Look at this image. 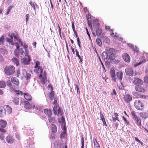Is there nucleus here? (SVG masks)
Wrapping results in <instances>:
<instances>
[{"label": "nucleus", "mask_w": 148, "mask_h": 148, "mask_svg": "<svg viewBox=\"0 0 148 148\" xmlns=\"http://www.w3.org/2000/svg\"><path fill=\"white\" fill-rule=\"evenodd\" d=\"M92 25L94 29L95 30V32L94 31H92V34L94 36H101L102 33V30L99 29V25L98 22L97 20H94L92 22Z\"/></svg>", "instance_id": "f257e3e1"}, {"label": "nucleus", "mask_w": 148, "mask_h": 148, "mask_svg": "<svg viewBox=\"0 0 148 148\" xmlns=\"http://www.w3.org/2000/svg\"><path fill=\"white\" fill-rule=\"evenodd\" d=\"M16 71L15 67L12 65H10L6 66L4 69V72L7 76L13 75Z\"/></svg>", "instance_id": "f03ea898"}, {"label": "nucleus", "mask_w": 148, "mask_h": 148, "mask_svg": "<svg viewBox=\"0 0 148 148\" xmlns=\"http://www.w3.org/2000/svg\"><path fill=\"white\" fill-rule=\"evenodd\" d=\"M131 114L132 115V117L135 119L137 124L138 125V126L140 128H141V124L140 119L137 116L134 111H132L131 112Z\"/></svg>", "instance_id": "7ed1b4c3"}, {"label": "nucleus", "mask_w": 148, "mask_h": 148, "mask_svg": "<svg viewBox=\"0 0 148 148\" xmlns=\"http://www.w3.org/2000/svg\"><path fill=\"white\" fill-rule=\"evenodd\" d=\"M134 106L138 110H141L143 108L144 105L139 100H136L134 104Z\"/></svg>", "instance_id": "20e7f679"}, {"label": "nucleus", "mask_w": 148, "mask_h": 148, "mask_svg": "<svg viewBox=\"0 0 148 148\" xmlns=\"http://www.w3.org/2000/svg\"><path fill=\"white\" fill-rule=\"evenodd\" d=\"M145 56H147V54H143L141 57L140 61L139 62V63L134 64V67H136L137 66L141 64L142 63H144L146 62V61H147L148 60H146V59L145 57Z\"/></svg>", "instance_id": "39448f33"}, {"label": "nucleus", "mask_w": 148, "mask_h": 148, "mask_svg": "<svg viewBox=\"0 0 148 148\" xmlns=\"http://www.w3.org/2000/svg\"><path fill=\"white\" fill-rule=\"evenodd\" d=\"M132 82L136 86H140L143 84V81L138 78H134L132 79Z\"/></svg>", "instance_id": "423d86ee"}, {"label": "nucleus", "mask_w": 148, "mask_h": 148, "mask_svg": "<svg viewBox=\"0 0 148 148\" xmlns=\"http://www.w3.org/2000/svg\"><path fill=\"white\" fill-rule=\"evenodd\" d=\"M40 63L38 61H36L35 63V68L36 70L39 71V72L41 73L42 72L43 69L40 66Z\"/></svg>", "instance_id": "0eeeda50"}, {"label": "nucleus", "mask_w": 148, "mask_h": 148, "mask_svg": "<svg viewBox=\"0 0 148 148\" xmlns=\"http://www.w3.org/2000/svg\"><path fill=\"white\" fill-rule=\"evenodd\" d=\"M132 96L129 94H127L124 95L123 99L126 103H129L132 100Z\"/></svg>", "instance_id": "6e6552de"}, {"label": "nucleus", "mask_w": 148, "mask_h": 148, "mask_svg": "<svg viewBox=\"0 0 148 148\" xmlns=\"http://www.w3.org/2000/svg\"><path fill=\"white\" fill-rule=\"evenodd\" d=\"M24 107L26 109H29L32 108H34L35 106L34 105H30L29 103L27 101H24Z\"/></svg>", "instance_id": "1a4fd4ad"}, {"label": "nucleus", "mask_w": 148, "mask_h": 148, "mask_svg": "<svg viewBox=\"0 0 148 148\" xmlns=\"http://www.w3.org/2000/svg\"><path fill=\"white\" fill-rule=\"evenodd\" d=\"M134 88L136 91L142 93L145 92L146 90V89L144 87L139 86H136L134 87Z\"/></svg>", "instance_id": "9d476101"}, {"label": "nucleus", "mask_w": 148, "mask_h": 148, "mask_svg": "<svg viewBox=\"0 0 148 148\" xmlns=\"http://www.w3.org/2000/svg\"><path fill=\"white\" fill-rule=\"evenodd\" d=\"M133 69L132 68L127 67L125 69L126 74L130 76H133Z\"/></svg>", "instance_id": "9b49d317"}, {"label": "nucleus", "mask_w": 148, "mask_h": 148, "mask_svg": "<svg viewBox=\"0 0 148 148\" xmlns=\"http://www.w3.org/2000/svg\"><path fill=\"white\" fill-rule=\"evenodd\" d=\"M122 57L124 60L127 62H129L130 61V57L129 55L126 53L123 54Z\"/></svg>", "instance_id": "f8f14e48"}, {"label": "nucleus", "mask_w": 148, "mask_h": 148, "mask_svg": "<svg viewBox=\"0 0 148 148\" xmlns=\"http://www.w3.org/2000/svg\"><path fill=\"white\" fill-rule=\"evenodd\" d=\"M5 110V113L10 114L12 112V110L11 108L8 105H5L3 107Z\"/></svg>", "instance_id": "ddd939ff"}, {"label": "nucleus", "mask_w": 148, "mask_h": 148, "mask_svg": "<svg viewBox=\"0 0 148 148\" xmlns=\"http://www.w3.org/2000/svg\"><path fill=\"white\" fill-rule=\"evenodd\" d=\"M110 73L113 80L115 81L116 79V78L115 75V70L113 68H111L110 69Z\"/></svg>", "instance_id": "4468645a"}, {"label": "nucleus", "mask_w": 148, "mask_h": 148, "mask_svg": "<svg viewBox=\"0 0 148 148\" xmlns=\"http://www.w3.org/2000/svg\"><path fill=\"white\" fill-rule=\"evenodd\" d=\"M11 82L16 86H18L20 82L18 79L16 77H12L11 79Z\"/></svg>", "instance_id": "2eb2a0df"}, {"label": "nucleus", "mask_w": 148, "mask_h": 148, "mask_svg": "<svg viewBox=\"0 0 148 148\" xmlns=\"http://www.w3.org/2000/svg\"><path fill=\"white\" fill-rule=\"evenodd\" d=\"M6 142L10 144H12L14 141V139L12 136L10 135L8 136L6 138Z\"/></svg>", "instance_id": "dca6fc26"}, {"label": "nucleus", "mask_w": 148, "mask_h": 148, "mask_svg": "<svg viewBox=\"0 0 148 148\" xmlns=\"http://www.w3.org/2000/svg\"><path fill=\"white\" fill-rule=\"evenodd\" d=\"M23 72V70L21 73L20 69H18L16 71L17 77L18 78H23L24 77V74L25 73V72Z\"/></svg>", "instance_id": "f3484780"}, {"label": "nucleus", "mask_w": 148, "mask_h": 148, "mask_svg": "<svg viewBox=\"0 0 148 148\" xmlns=\"http://www.w3.org/2000/svg\"><path fill=\"white\" fill-rule=\"evenodd\" d=\"M53 104L54 105L53 108V111L54 114L55 115H56L57 114V108L58 107V103L56 100H54Z\"/></svg>", "instance_id": "a211bd4d"}, {"label": "nucleus", "mask_w": 148, "mask_h": 148, "mask_svg": "<svg viewBox=\"0 0 148 148\" xmlns=\"http://www.w3.org/2000/svg\"><path fill=\"white\" fill-rule=\"evenodd\" d=\"M100 118L102 121L103 125L106 127L107 126V125L106 121L105 118L103 115L102 113L101 112H100Z\"/></svg>", "instance_id": "6ab92c4d"}, {"label": "nucleus", "mask_w": 148, "mask_h": 148, "mask_svg": "<svg viewBox=\"0 0 148 148\" xmlns=\"http://www.w3.org/2000/svg\"><path fill=\"white\" fill-rule=\"evenodd\" d=\"M30 60L29 58H23L22 62L24 65H28L29 64Z\"/></svg>", "instance_id": "aec40b11"}, {"label": "nucleus", "mask_w": 148, "mask_h": 148, "mask_svg": "<svg viewBox=\"0 0 148 148\" xmlns=\"http://www.w3.org/2000/svg\"><path fill=\"white\" fill-rule=\"evenodd\" d=\"M39 79L40 80L41 83L43 84H45V81H47V79H46L42 75V74H40L39 76Z\"/></svg>", "instance_id": "412c9836"}, {"label": "nucleus", "mask_w": 148, "mask_h": 148, "mask_svg": "<svg viewBox=\"0 0 148 148\" xmlns=\"http://www.w3.org/2000/svg\"><path fill=\"white\" fill-rule=\"evenodd\" d=\"M44 113L48 116L49 117L51 116L52 114L51 110L48 109H45Z\"/></svg>", "instance_id": "4be33fe9"}, {"label": "nucleus", "mask_w": 148, "mask_h": 148, "mask_svg": "<svg viewBox=\"0 0 148 148\" xmlns=\"http://www.w3.org/2000/svg\"><path fill=\"white\" fill-rule=\"evenodd\" d=\"M6 114V113L3 107H0V117H3Z\"/></svg>", "instance_id": "5701e85b"}, {"label": "nucleus", "mask_w": 148, "mask_h": 148, "mask_svg": "<svg viewBox=\"0 0 148 148\" xmlns=\"http://www.w3.org/2000/svg\"><path fill=\"white\" fill-rule=\"evenodd\" d=\"M20 52L21 54L23 56H27L28 54V51L25 49L21 48Z\"/></svg>", "instance_id": "b1692460"}, {"label": "nucleus", "mask_w": 148, "mask_h": 148, "mask_svg": "<svg viewBox=\"0 0 148 148\" xmlns=\"http://www.w3.org/2000/svg\"><path fill=\"white\" fill-rule=\"evenodd\" d=\"M140 116L145 119L148 117V112H141L140 113Z\"/></svg>", "instance_id": "393cba45"}, {"label": "nucleus", "mask_w": 148, "mask_h": 148, "mask_svg": "<svg viewBox=\"0 0 148 148\" xmlns=\"http://www.w3.org/2000/svg\"><path fill=\"white\" fill-rule=\"evenodd\" d=\"M24 95L25 98L27 100L30 101L32 99V96L29 94L24 93Z\"/></svg>", "instance_id": "a878e982"}, {"label": "nucleus", "mask_w": 148, "mask_h": 148, "mask_svg": "<svg viewBox=\"0 0 148 148\" xmlns=\"http://www.w3.org/2000/svg\"><path fill=\"white\" fill-rule=\"evenodd\" d=\"M0 125L2 127L5 128L6 126L7 122L4 120H0Z\"/></svg>", "instance_id": "bb28decb"}, {"label": "nucleus", "mask_w": 148, "mask_h": 148, "mask_svg": "<svg viewBox=\"0 0 148 148\" xmlns=\"http://www.w3.org/2000/svg\"><path fill=\"white\" fill-rule=\"evenodd\" d=\"M116 76L118 79L120 81L122 80L123 78V73L121 71L117 72L116 73Z\"/></svg>", "instance_id": "cd10ccee"}, {"label": "nucleus", "mask_w": 148, "mask_h": 148, "mask_svg": "<svg viewBox=\"0 0 148 148\" xmlns=\"http://www.w3.org/2000/svg\"><path fill=\"white\" fill-rule=\"evenodd\" d=\"M51 129L52 130V132L53 133H55L57 132V127L56 125H55L54 124H51Z\"/></svg>", "instance_id": "c85d7f7f"}, {"label": "nucleus", "mask_w": 148, "mask_h": 148, "mask_svg": "<svg viewBox=\"0 0 148 148\" xmlns=\"http://www.w3.org/2000/svg\"><path fill=\"white\" fill-rule=\"evenodd\" d=\"M93 140L95 148H100L99 144L97 142L96 139L94 138H93Z\"/></svg>", "instance_id": "c756f323"}, {"label": "nucleus", "mask_w": 148, "mask_h": 148, "mask_svg": "<svg viewBox=\"0 0 148 148\" xmlns=\"http://www.w3.org/2000/svg\"><path fill=\"white\" fill-rule=\"evenodd\" d=\"M102 57L104 60H107L108 57L107 53L106 52H103L101 54Z\"/></svg>", "instance_id": "7c9ffc66"}, {"label": "nucleus", "mask_w": 148, "mask_h": 148, "mask_svg": "<svg viewBox=\"0 0 148 148\" xmlns=\"http://www.w3.org/2000/svg\"><path fill=\"white\" fill-rule=\"evenodd\" d=\"M11 61L14 63V64H16V66H18L19 64V62L18 60L16 58H12Z\"/></svg>", "instance_id": "2f4dec72"}, {"label": "nucleus", "mask_w": 148, "mask_h": 148, "mask_svg": "<svg viewBox=\"0 0 148 148\" xmlns=\"http://www.w3.org/2000/svg\"><path fill=\"white\" fill-rule=\"evenodd\" d=\"M63 130L64 132L61 133L60 136V138H63L65 137L66 134V129L64 126Z\"/></svg>", "instance_id": "473e14b6"}, {"label": "nucleus", "mask_w": 148, "mask_h": 148, "mask_svg": "<svg viewBox=\"0 0 148 148\" xmlns=\"http://www.w3.org/2000/svg\"><path fill=\"white\" fill-rule=\"evenodd\" d=\"M6 86V83L4 81L2 80L0 81V88H5Z\"/></svg>", "instance_id": "72a5a7b5"}, {"label": "nucleus", "mask_w": 148, "mask_h": 148, "mask_svg": "<svg viewBox=\"0 0 148 148\" xmlns=\"http://www.w3.org/2000/svg\"><path fill=\"white\" fill-rule=\"evenodd\" d=\"M54 95V92L53 91H51L50 94L49 95V98L50 100H51L53 99Z\"/></svg>", "instance_id": "f704fd0d"}, {"label": "nucleus", "mask_w": 148, "mask_h": 148, "mask_svg": "<svg viewBox=\"0 0 148 148\" xmlns=\"http://www.w3.org/2000/svg\"><path fill=\"white\" fill-rule=\"evenodd\" d=\"M23 72H25L24 74H26V75L25 76V77L26 78L27 80L30 78L31 77V74H30L27 73V72L25 69L23 70Z\"/></svg>", "instance_id": "c9c22d12"}, {"label": "nucleus", "mask_w": 148, "mask_h": 148, "mask_svg": "<svg viewBox=\"0 0 148 148\" xmlns=\"http://www.w3.org/2000/svg\"><path fill=\"white\" fill-rule=\"evenodd\" d=\"M13 101L14 104L18 105L19 104V99L18 97H15L13 99Z\"/></svg>", "instance_id": "e433bc0d"}, {"label": "nucleus", "mask_w": 148, "mask_h": 148, "mask_svg": "<svg viewBox=\"0 0 148 148\" xmlns=\"http://www.w3.org/2000/svg\"><path fill=\"white\" fill-rule=\"evenodd\" d=\"M54 147L55 148H60V143L58 141H55L54 143Z\"/></svg>", "instance_id": "4c0bfd02"}, {"label": "nucleus", "mask_w": 148, "mask_h": 148, "mask_svg": "<svg viewBox=\"0 0 148 148\" xmlns=\"http://www.w3.org/2000/svg\"><path fill=\"white\" fill-rule=\"evenodd\" d=\"M116 55L114 53L111 54L109 56V58L111 60H114L116 58Z\"/></svg>", "instance_id": "58836bf2"}, {"label": "nucleus", "mask_w": 148, "mask_h": 148, "mask_svg": "<svg viewBox=\"0 0 148 148\" xmlns=\"http://www.w3.org/2000/svg\"><path fill=\"white\" fill-rule=\"evenodd\" d=\"M96 42L97 45L101 47L102 46V42L100 39L97 38L96 40Z\"/></svg>", "instance_id": "ea45409f"}, {"label": "nucleus", "mask_w": 148, "mask_h": 148, "mask_svg": "<svg viewBox=\"0 0 148 148\" xmlns=\"http://www.w3.org/2000/svg\"><path fill=\"white\" fill-rule=\"evenodd\" d=\"M55 119L53 117H49L48 118V120L49 122L52 124L54 123L55 121Z\"/></svg>", "instance_id": "a19ab883"}, {"label": "nucleus", "mask_w": 148, "mask_h": 148, "mask_svg": "<svg viewBox=\"0 0 148 148\" xmlns=\"http://www.w3.org/2000/svg\"><path fill=\"white\" fill-rule=\"evenodd\" d=\"M12 36H13L14 39L16 40H19V38L18 37V34H15L14 33H12Z\"/></svg>", "instance_id": "79ce46f5"}, {"label": "nucleus", "mask_w": 148, "mask_h": 148, "mask_svg": "<svg viewBox=\"0 0 148 148\" xmlns=\"http://www.w3.org/2000/svg\"><path fill=\"white\" fill-rule=\"evenodd\" d=\"M6 40L7 41L9 42L10 44L11 45H14V43H13V40L10 39L8 38H6Z\"/></svg>", "instance_id": "37998d69"}, {"label": "nucleus", "mask_w": 148, "mask_h": 148, "mask_svg": "<svg viewBox=\"0 0 148 148\" xmlns=\"http://www.w3.org/2000/svg\"><path fill=\"white\" fill-rule=\"evenodd\" d=\"M57 111L58 112H57V114L58 115H60V116H62V112L61 110V108H59L57 110Z\"/></svg>", "instance_id": "c03bdc74"}, {"label": "nucleus", "mask_w": 148, "mask_h": 148, "mask_svg": "<svg viewBox=\"0 0 148 148\" xmlns=\"http://www.w3.org/2000/svg\"><path fill=\"white\" fill-rule=\"evenodd\" d=\"M13 8V6H10L8 7V9L7 10V12L5 14L6 15H8L9 14V13L11 11L12 9Z\"/></svg>", "instance_id": "a18cd8bd"}, {"label": "nucleus", "mask_w": 148, "mask_h": 148, "mask_svg": "<svg viewBox=\"0 0 148 148\" xmlns=\"http://www.w3.org/2000/svg\"><path fill=\"white\" fill-rule=\"evenodd\" d=\"M29 3L33 8L34 10H35V5H37V4L36 3L35 4L34 3L32 2V1H30Z\"/></svg>", "instance_id": "49530a36"}, {"label": "nucleus", "mask_w": 148, "mask_h": 148, "mask_svg": "<svg viewBox=\"0 0 148 148\" xmlns=\"http://www.w3.org/2000/svg\"><path fill=\"white\" fill-rule=\"evenodd\" d=\"M58 32H59L60 37L61 39H62V35H61V34H62L61 30V28H60L59 25L58 24Z\"/></svg>", "instance_id": "de8ad7c7"}, {"label": "nucleus", "mask_w": 148, "mask_h": 148, "mask_svg": "<svg viewBox=\"0 0 148 148\" xmlns=\"http://www.w3.org/2000/svg\"><path fill=\"white\" fill-rule=\"evenodd\" d=\"M115 51V49L113 48H110L108 50V54L113 53Z\"/></svg>", "instance_id": "09e8293b"}, {"label": "nucleus", "mask_w": 148, "mask_h": 148, "mask_svg": "<svg viewBox=\"0 0 148 148\" xmlns=\"http://www.w3.org/2000/svg\"><path fill=\"white\" fill-rule=\"evenodd\" d=\"M4 36H3L0 38V45L2 44L4 42Z\"/></svg>", "instance_id": "8fccbe9b"}, {"label": "nucleus", "mask_w": 148, "mask_h": 148, "mask_svg": "<svg viewBox=\"0 0 148 148\" xmlns=\"http://www.w3.org/2000/svg\"><path fill=\"white\" fill-rule=\"evenodd\" d=\"M81 142L82 144V146L81 148H84V138L83 137H82L81 139Z\"/></svg>", "instance_id": "3c124183"}, {"label": "nucleus", "mask_w": 148, "mask_h": 148, "mask_svg": "<svg viewBox=\"0 0 148 148\" xmlns=\"http://www.w3.org/2000/svg\"><path fill=\"white\" fill-rule=\"evenodd\" d=\"M105 65L108 68H110L111 67L110 63L108 61H106L105 62Z\"/></svg>", "instance_id": "603ef678"}, {"label": "nucleus", "mask_w": 148, "mask_h": 148, "mask_svg": "<svg viewBox=\"0 0 148 148\" xmlns=\"http://www.w3.org/2000/svg\"><path fill=\"white\" fill-rule=\"evenodd\" d=\"M134 95L137 98H140V95L136 92H135L134 94Z\"/></svg>", "instance_id": "864d4df0"}, {"label": "nucleus", "mask_w": 148, "mask_h": 148, "mask_svg": "<svg viewBox=\"0 0 148 148\" xmlns=\"http://www.w3.org/2000/svg\"><path fill=\"white\" fill-rule=\"evenodd\" d=\"M0 131L3 133H5L6 132V130L5 129L1 127H0Z\"/></svg>", "instance_id": "5fc2aeb1"}, {"label": "nucleus", "mask_w": 148, "mask_h": 148, "mask_svg": "<svg viewBox=\"0 0 148 148\" xmlns=\"http://www.w3.org/2000/svg\"><path fill=\"white\" fill-rule=\"evenodd\" d=\"M105 28L108 31H112V30L110 29V27L109 26H107L106 25H105Z\"/></svg>", "instance_id": "6e6d98bb"}, {"label": "nucleus", "mask_w": 148, "mask_h": 148, "mask_svg": "<svg viewBox=\"0 0 148 148\" xmlns=\"http://www.w3.org/2000/svg\"><path fill=\"white\" fill-rule=\"evenodd\" d=\"M144 81L145 83L148 84V76H145Z\"/></svg>", "instance_id": "4d7b16f0"}, {"label": "nucleus", "mask_w": 148, "mask_h": 148, "mask_svg": "<svg viewBox=\"0 0 148 148\" xmlns=\"http://www.w3.org/2000/svg\"><path fill=\"white\" fill-rule=\"evenodd\" d=\"M7 85L10 87L12 86V84L10 82V80L8 81L7 82Z\"/></svg>", "instance_id": "13d9d810"}, {"label": "nucleus", "mask_w": 148, "mask_h": 148, "mask_svg": "<svg viewBox=\"0 0 148 148\" xmlns=\"http://www.w3.org/2000/svg\"><path fill=\"white\" fill-rule=\"evenodd\" d=\"M47 74L46 73V72L45 71H44V72L42 73V75L43 76V77L44 78H45V79H47Z\"/></svg>", "instance_id": "bf43d9fd"}, {"label": "nucleus", "mask_w": 148, "mask_h": 148, "mask_svg": "<svg viewBox=\"0 0 148 148\" xmlns=\"http://www.w3.org/2000/svg\"><path fill=\"white\" fill-rule=\"evenodd\" d=\"M140 98L143 99H146L147 98L146 96L143 95H140Z\"/></svg>", "instance_id": "052dcab7"}, {"label": "nucleus", "mask_w": 148, "mask_h": 148, "mask_svg": "<svg viewBox=\"0 0 148 148\" xmlns=\"http://www.w3.org/2000/svg\"><path fill=\"white\" fill-rule=\"evenodd\" d=\"M29 14H26V15L25 16V18H26V22H27V21H28L29 19Z\"/></svg>", "instance_id": "680f3d73"}, {"label": "nucleus", "mask_w": 148, "mask_h": 148, "mask_svg": "<svg viewBox=\"0 0 148 148\" xmlns=\"http://www.w3.org/2000/svg\"><path fill=\"white\" fill-rule=\"evenodd\" d=\"M112 118L113 121H116V120L119 121V118H117V117H112Z\"/></svg>", "instance_id": "e2e57ef3"}, {"label": "nucleus", "mask_w": 148, "mask_h": 148, "mask_svg": "<svg viewBox=\"0 0 148 148\" xmlns=\"http://www.w3.org/2000/svg\"><path fill=\"white\" fill-rule=\"evenodd\" d=\"M0 139L2 140L4 139L3 135L2 133H0Z\"/></svg>", "instance_id": "0e129e2a"}, {"label": "nucleus", "mask_w": 148, "mask_h": 148, "mask_svg": "<svg viewBox=\"0 0 148 148\" xmlns=\"http://www.w3.org/2000/svg\"><path fill=\"white\" fill-rule=\"evenodd\" d=\"M19 51V49H16L14 51V53L16 56L18 55V53Z\"/></svg>", "instance_id": "69168bd1"}, {"label": "nucleus", "mask_w": 148, "mask_h": 148, "mask_svg": "<svg viewBox=\"0 0 148 148\" xmlns=\"http://www.w3.org/2000/svg\"><path fill=\"white\" fill-rule=\"evenodd\" d=\"M16 92L18 95L22 94L23 93L22 91L19 90H16Z\"/></svg>", "instance_id": "338daca9"}, {"label": "nucleus", "mask_w": 148, "mask_h": 148, "mask_svg": "<svg viewBox=\"0 0 148 148\" xmlns=\"http://www.w3.org/2000/svg\"><path fill=\"white\" fill-rule=\"evenodd\" d=\"M15 45V46L16 47V49H19V46L17 43H15L14 44V45Z\"/></svg>", "instance_id": "774afa93"}]
</instances>
